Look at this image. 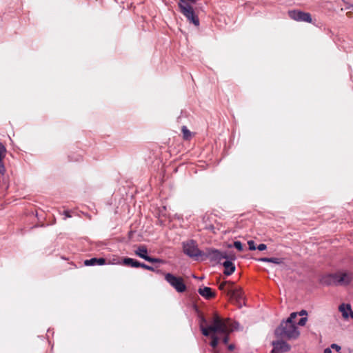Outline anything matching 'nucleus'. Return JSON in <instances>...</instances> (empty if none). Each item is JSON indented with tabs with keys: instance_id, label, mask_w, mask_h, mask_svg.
<instances>
[{
	"instance_id": "1",
	"label": "nucleus",
	"mask_w": 353,
	"mask_h": 353,
	"mask_svg": "<svg viewBox=\"0 0 353 353\" xmlns=\"http://www.w3.org/2000/svg\"><path fill=\"white\" fill-rule=\"evenodd\" d=\"M200 328L202 334L205 336H210V332L220 334L222 336V341L224 344L228 343L229 334L234 329L230 319H223L217 313H214L209 321L202 317Z\"/></svg>"
},
{
	"instance_id": "2",
	"label": "nucleus",
	"mask_w": 353,
	"mask_h": 353,
	"mask_svg": "<svg viewBox=\"0 0 353 353\" xmlns=\"http://www.w3.org/2000/svg\"><path fill=\"white\" fill-rule=\"evenodd\" d=\"M275 335L282 338L296 339L299 332L295 323L285 321L275 330Z\"/></svg>"
},
{
	"instance_id": "3",
	"label": "nucleus",
	"mask_w": 353,
	"mask_h": 353,
	"mask_svg": "<svg viewBox=\"0 0 353 353\" xmlns=\"http://www.w3.org/2000/svg\"><path fill=\"white\" fill-rule=\"evenodd\" d=\"M178 6L180 12L187 19L189 23L198 27L200 24L198 16L189 2L186 0H179Z\"/></svg>"
},
{
	"instance_id": "4",
	"label": "nucleus",
	"mask_w": 353,
	"mask_h": 353,
	"mask_svg": "<svg viewBox=\"0 0 353 353\" xmlns=\"http://www.w3.org/2000/svg\"><path fill=\"white\" fill-rule=\"evenodd\" d=\"M165 279L177 292L182 293L186 290V285L181 277L167 273Z\"/></svg>"
},
{
	"instance_id": "5",
	"label": "nucleus",
	"mask_w": 353,
	"mask_h": 353,
	"mask_svg": "<svg viewBox=\"0 0 353 353\" xmlns=\"http://www.w3.org/2000/svg\"><path fill=\"white\" fill-rule=\"evenodd\" d=\"M183 248L184 253L191 258L196 259L199 256L204 255V253L198 248L196 241L193 240L183 243Z\"/></svg>"
},
{
	"instance_id": "6",
	"label": "nucleus",
	"mask_w": 353,
	"mask_h": 353,
	"mask_svg": "<svg viewBox=\"0 0 353 353\" xmlns=\"http://www.w3.org/2000/svg\"><path fill=\"white\" fill-rule=\"evenodd\" d=\"M289 17L297 21L312 22V17L310 13L299 10H290L288 12Z\"/></svg>"
},
{
	"instance_id": "7",
	"label": "nucleus",
	"mask_w": 353,
	"mask_h": 353,
	"mask_svg": "<svg viewBox=\"0 0 353 353\" xmlns=\"http://www.w3.org/2000/svg\"><path fill=\"white\" fill-rule=\"evenodd\" d=\"M207 258H208L210 261H214L216 263H220L222 259H228V256L225 252H221L218 250L211 249L208 250V252L204 254Z\"/></svg>"
},
{
	"instance_id": "8",
	"label": "nucleus",
	"mask_w": 353,
	"mask_h": 353,
	"mask_svg": "<svg viewBox=\"0 0 353 353\" xmlns=\"http://www.w3.org/2000/svg\"><path fill=\"white\" fill-rule=\"evenodd\" d=\"M272 344L273 345L272 353H284L290 350V345L282 340L272 341Z\"/></svg>"
},
{
	"instance_id": "9",
	"label": "nucleus",
	"mask_w": 353,
	"mask_h": 353,
	"mask_svg": "<svg viewBox=\"0 0 353 353\" xmlns=\"http://www.w3.org/2000/svg\"><path fill=\"white\" fill-rule=\"evenodd\" d=\"M337 274H328L322 276L320 278L319 282L321 284L324 285H339L338 281H337Z\"/></svg>"
},
{
	"instance_id": "10",
	"label": "nucleus",
	"mask_w": 353,
	"mask_h": 353,
	"mask_svg": "<svg viewBox=\"0 0 353 353\" xmlns=\"http://www.w3.org/2000/svg\"><path fill=\"white\" fill-rule=\"evenodd\" d=\"M336 274L339 285H347L353 279L352 274L349 272H338Z\"/></svg>"
},
{
	"instance_id": "11",
	"label": "nucleus",
	"mask_w": 353,
	"mask_h": 353,
	"mask_svg": "<svg viewBox=\"0 0 353 353\" xmlns=\"http://www.w3.org/2000/svg\"><path fill=\"white\" fill-rule=\"evenodd\" d=\"M198 292L206 299H210L215 296V293L209 287L200 288Z\"/></svg>"
},
{
	"instance_id": "12",
	"label": "nucleus",
	"mask_w": 353,
	"mask_h": 353,
	"mask_svg": "<svg viewBox=\"0 0 353 353\" xmlns=\"http://www.w3.org/2000/svg\"><path fill=\"white\" fill-rule=\"evenodd\" d=\"M228 294L232 298L238 301L243 299V292L240 288H230L228 290Z\"/></svg>"
},
{
	"instance_id": "13",
	"label": "nucleus",
	"mask_w": 353,
	"mask_h": 353,
	"mask_svg": "<svg viewBox=\"0 0 353 353\" xmlns=\"http://www.w3.org/2000/svg\"><path fill=\"white\" fill-rule=\"evenodd\" d=\"M6 148L1 143H0V174L2 175L6 172V168L3 161L6 157Z\"/></svg>"
},
{
	"instance_id": "14",
	"label": "nucleus",
	"mask_w": 353,
	"mask_h": 353,
	"mask_svg": "<svg viewBox=\"0 0 353 353\" xmlns=\"http://www.w3.org/2000/svg\"><path fill=\"white\" fill-rule=\"evenodd\" d=\"M223 265L224 267V274L226 276L231 275L235 271V269H236L235 265L231 261H229V260L225 261L223 263Z\"/></svg>"
},
{
	"instance_id": "15",
	"label": "nucleus",
	"mask_w": 353,
	"mask_h": 353,
	"mask_svg": "<svg viewBox=\"0 0 353 353\" xmlns=\"http://www.w3.org/2000/svg\"><path fill=\"white\" fill-rule=\"evenodd\" d=\"M105 263V260L103 258H99V259L92 258L91 259L85 260L84 262V264L88 266L96 265H104Z\"/></svg>"
},
{
	"instance_id": "16",
	"label": "nucleus",
	"mask_w": 353,
	"mask_h": 353,
	"mask_svg": "<svg viewBox=\"0 0 353 353\" xmlns=\"http://www.w3.org/2000/svg\"><path fill=\"white\" fill-rule=\"evenodd\" d=\"M134 254L139 257L143 259H146L148 256V249L145 245H139L137 249L134 251Z\"/></svg>"
},
{
	"instance_id": "17",
	"label": "nucleus",
	"mask_w": 353,
	"mask_h": 353,
	"mask_svg": "<svg viewBox=\"0 0 353 353\" xmlns=\"http://www.w3.org/2000/svg\"><path fill=\"white\" fill-rule=\"evenodd\" d=\"M123 264L132 268H139L140 262L134 259L126 257L123 259Z\"/></svg>"
},
{
	"instance_id": "18",
	"label": "nucleus",
	"mask_w": 353,
	"mask_h": 353,
	"mask_svg": "<svg viewBox=\"0 0 353 353\" xmlns=\"http://www.w3.org/2000/svg\"><path fill=\"white\" fill-rule=\"evenodd\" d=\"M350 305L342 303L339 305V310L341 312L342 316L344 319H347L349 317V311L350 310Z\"/></svg>"
},
{
	"instance_id": "19",
	"label": "nucleus",
	"mask_w": 353,
	"mask_h": 353,
	"mask_svg": "<svg viewBox=\"0 0 353 353\" xmlns=\"http://www.w3.org/2000/svg\"><path fill=\"white\" fill-rule=\"evenodd\" d=\"M212 341L210 342V345L212 346V348H216L219 344V340H220V338L216 334H214L213 332H210V336Z\"/></svg>"
},
{
	"instance_id": "20",
	"label": "nucleus",
	"mask_w": 353,
	"mask_h": 353,
	"mask_svg": "<svg viewBox=\"0 0 353 353\" xmlns=\"http://www.w3.org/2000/svg\"><path fill=\"white\" fill-rule=\"evenodd\" d=\"M181 130L183 132V138L185 139H189L190 137V130L185 126H183Z\"/></svg>"
},
{
	"instance_id": "21",
	"label": "nucleus",
	"mask_w": 353,
	"mask_h": 353,
	"mask_svg": "<svg viewBox=\"0 0 353 353\" xmlns=\"http://www.w3.org/2000/svg\"><path fill=\"white\" fill-rule=\"evenodd\" d=\"M145 260L150 263H161L162 261L161 259L158 258H153L149 256L148 255L146 256V259H145Z\"/></svg>"
},
{
	"instance_id": "22",
	"label": "nucleus",
	"mask_w": 353,
	"mask_h": 353,
	"mask_svg": "<svg viewBox=\"0 0 353 353\" xmlns=\"http://www.w3.org/2000/svg\"><path fill=\"white\" fill-rule=\"evenodd\" d=\"M297 315V312H292L290 314L289 318L286 321L290 323H295L294 320L296 318Z\"/></svg>"
},
{
	"instance_id": "23",
	"label": "nucleus",
	"mask_w": 353,
	"mask_h": 353,
	"mask_svg": "<svg viewBox=\"0 0 353 353\" xmlns=\"http://www.w3.org/2000/svg\"><path fill=\"white\" fill-rule=\"evenodd\" d=\"M270 263H273L275 264H281L283 263V259L281 258H276V257H271Z\"/></svg>"
},
{
	"instance_id": "24",
	"label": "nucleus",
	"mask_w": 353,
	"mask_h": 353,
	"mask_svg": "<svg viewBox=\"0 0 353 353\" xmlns=\"http://www.w3.org/2000/svg\"><path fill=\"white\" fill-rule=\"evenodd\" d=\"M234 247L239 251H242L243 250L242 243L239 241L234 242Z\"/></svg>"
},
{
	"instance_id": "25",
	"label": "nucleus",
	"mask_w": 353,
	"mask_h": 353,
	"mask_svg": "<svg viewBox=\"0 0 353 353\" xmlns=\"http://www.w3.org/2000/svg\"><path fill=\"white\" fill-rule=\"evenodd\" d=\"M139 268H142L143 269H145V270H150V271H155V269L152 267V266H150V265H148L145 263H140V265H139Z\"/></svg>"
},
{
	"instance_id": "26",
	"label": "nucleus",
	"mask_w": 353,
	"mask_h": 353,
	"mask_svg": "<svg viewBox=\"0 0 353 353\" xmlns=\"http://www.w3.org/2000/svg\"><path fill=\"white\" fill-rule=\"evenodd\" d=\"M248 244L249 245V250H255L256 249V248L255 246V243L254 242V241H252V240L249 241L248 242Z\"/></svg>"
},
{
	"instance_id": "27",
	"label": "nucleus",
	"mask_w": 353,
	"mask_h": 353,
	"mask_svg": "<svg viewBox=\"0 0 353 353\" xmlns=\"http://www.w3.org/2000/svg\"><path fill=\"white\" fill-rule=\"evenodd\" d=\"M227 284H228V285H231V286H232V285H233V283H232V282H230V281H225V282H224V283H221V284L219 285V289H220V290H223L224 289V288H225V285H227Z\"/></svg>"
},
{
	"instance_id": "28",
	"label": "nucleus",
	"mask_w": 353,
	"mask_h": 353,
	"mask_svg": "<svg viewBox=\"0 0 353 353\" xmlns=\"http://www.w3.org/2000/svg\"><path fill=\"white\" fill-rule=\"evenodd\" d=\"M307 318L306 317H302L298 322V325L300 326H303L305 325L307 322Z\"/></svg>"
},
{
	"instance_id": "29",
	"label": "nucleus",
	"mask_w": 353,
	"mask_h": 353,
	"mask_svg": "<svg viewBox=\"0 0 353 353\" xmlns=\"http://www.w3.org/2000/svg\"><path fill=\"white\" fill-rule=\"evenodd\" d=\"M331 348L335 350L336 352H339L341 350V347L335 343L331 345Z\"/></svg>"
},
{
	"instance_id": "30",
	"label": "nucleus",
	"mask_w": 353,
	"mask_h": 353,
	"mask_svg": "<svg viewBox=\"0 0 353 353\" xmlns=\"http://www.w3.org/2000/svg\"><path fill=\"white\" fill-rule=\"evenodd\" d=\"M267 248V246L265 244L261 243L259 244L257 247V249L260 251H263Z\"/></svg>"
},
{
	"instance_id": "31",
	"label": "nucleus",
	"mask_w": 353,
	"mask_h": 353,
	"mask_svg": "<svg viewBox=\"0 0 353 353\" xmlns=\"http://www.w3.org/2000/svg\"><path fill=\"white\" fill-rule=\"evenodd\" d=\"M258 261H262V262H268V263H270V258H268V257L260 258V259H258Z\"/></svg>"
},
{
	"instance_id": "32",
	"label": "nucleus",
	"mask_w": 353,
	"mask_h": 353,
	"mask_svg": "<svg viewBox=\"0 0 353 353\" xmlns=\"http://www.w3.org/2000/svg\"><path fill=\"white\" fill-rule=\"evenodd\" d=\"M300 316H305L307 315V311L305 310H302L299 313H298Z\"/></svg>"
},
{
	"instance_id": "33",
	"label": "nucleus",
	"mask_w": 353,
	"mask_h": 353,
	"mask_svg": "<svg viewBox=\"0 0 353 353\" xmlns=\"http://www.w3.org/2000/svg\"><path fill=\"white\" fill-rule=\"evenodd\" d=\"M349 317H351L353 319V311L352 310V308L350 307V310L349 311Z\"/></svg>"
},
{
	"instance_id": "34",
	"label": "nucleus",
	"mask_w": 353,
	"mask_h": 353,
	"mask_svg": "<svg viewBox=\"0 0 353 353\" xmlns=\"http://www.w3.org/2000/svg\"><path fill=\"white\" fill-rule=\"evenodd\" d=\"M324 353H332L331 349L327 347L324 350Z\"/></svg>"
},
{
	"instance_id": "35",
	"label": "nucleus",
	"mask_w": 353,
	"mask_h": 353,
	"mask_svg": "<svg viewBox=\"0 0 353 353\" xmlns=\"http://www.w3.org/2000/svg\"><path fill=\"white\" fill-rule=\"evenodd\" d=\"M228 349H229L230 350H231V351H232V350H233L234 349V345H233V344H230V345H229V346H228Z\"/></svg>"
},
{
	"instance_id": "36",
	"label": "nucleus",
	"mask_w": 353,
	"mask_h": 353,
	"mask_svg": "<svg viewBox=\"0 0 353 353\" xmlns=\"http://www.w3.org/2000/svg\"><path fill=\"white\" fill-rule=\"evenodd\" d=\"M64 214L66 217H70L71 216L69 214V212L68 211H65Z\"/></svg>"
},
{
	"instance_id": "37",
	"label": "nucleus",
	"mask_w": 353,
	"mask_h": 353,
	"mask_svg": "<svg viewBox=\"0 0 353 353\" xmlns=\"http://www.w3.org/2000/svg\"><path fill=\"white\" fill-rule=\"evenodd\" d=\"M186 1H187L188 2H189V1H190V2H191V3H196V1H198L199 0H186Z\"/></svg>"
},
{
	"instance_id": "38",
	"label": "nucleus",
	"mask_w": 353,
	"mask_h": 353,
	"mask_svg": "<svg viewBox=\"0 0 353 353\" xmlns=\"http://www.w3.org/2000/svg\"><path fill=\"white\" fill-rule=\"evenodd\" d=\"M350 8H352L353 9V4L351 5Z\"/></svg>"
}]
</instances>
